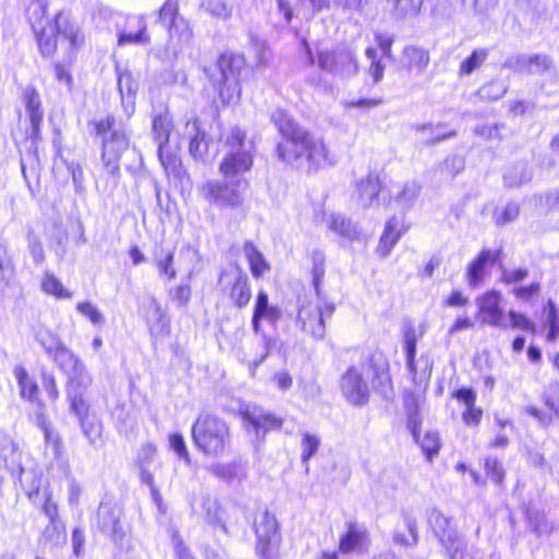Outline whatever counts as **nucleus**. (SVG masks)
<instances>
[{
	"mask_svg": "<svg viewBox=\"0 0 559 559\" xmlns=\"http://www.w3.org/2000/svg\"><path fill=\"white\" fill-rule=\"evenodd\" d=\"M171 130V121L168 114L160 112L156 115L153 119L152 132L156 143L159 145H165L168 143L169 134Z\"/></svg>",
	"mask_w": 559,
	"mask_h": 559,
	"instance_id": "38",
	"label": "nucleus"
},
{
	"mask_svg": "<svg viewBox=\"0 0 559 559\" xmlns=\"http://www.w3.org/2000/svg\"><path fill=\"white\" fill-rule=\"evenodd\" d=\"M97 135L102 136L104 167L110 175L119 173V159L129 147V139L123 130L116 128V120L108 116L95 122Z\"/></svg>",
	"mask_w": 559,
	"mask_h": 559,
	"instance_id": "7",
	"label": "nucleus"
},
{
	"mask_svg": "<svg viewBox=\"0 0 559 559\" xmlns=\"http://www.w3.org/2000/svg\"><path fill=\"white\" fill-rule=\"evenodd\" d=\"M224 156L218 169L224 178H245L253 166L254 143L247 139L246 132L239 127L230 128L223 140Z\"/></svg>",
	"mask_w": 559,
	"mask_h": 559,
	"instance_id": "2",
	"label": "nucleus"
},
{
	"mask_svg": "<svg viewBox=\"0 0 559 559\" xmlns=\"http://www.w3.org/2000/svg\"><path fill=\"white\" fill-rule=\"evenodd\" d=\"M365 53L371 61L368 72L372 76L373 82L379 83L383 79L384 66L377 59V50L374 48L368 47Z\"/></svg>",
	"mask_w": 559,
	"mask_h": 559,
	"instance_id": "53",
	"label": "nucleus"
},
{
	"mask_svg": "<svg viewBox=\"0 0 559 559\" xmlns=\"http://www.w3.org/2000/svg\"><path fill=\"white\" fill-rule=\"evenodd\" d=\"M481 416V408L476 407L475 403H473V406L465 407V411L462 414V419L467 426H478Z\"/></svg>",
	"mask_w": 559,
	"mask_h": 559,
	"instance_id": "64",
	"label": "nucleus"
},
{
	"mask_svg": "<svg viewBox=\"0 0 559 559\" xmlns=\"http://www.w3.org/2000/svg\"><path fill=\"white\" fill-rule=\"evenodd\" d=\"M320 439L316 435H311L309 432H305L302 435L301 440V461L304 464H307V462L310 460L311 456L316 454L320 447Z\"/></svg>",
	"mask_w": 559,
	"mask_h": 559,
	"instance_id": "50",
	"label": "nucleus"
},
{
	"mask_svg": "<svg viewBox=\"0 0 559 559\" xmlns=\"http://www.w3.org/2000/svg\"><path fill=\"white\" fill-rule=\"evenodd\" d=\"M518 215L519 206L515 203H508L504 207L495 211L493 218L498 225H504L514 221Z\"/></svg>",
	"mask_w": 559,
	"mask_h": 559,
	"instance_id": "57",
	"label": "nucleus"
},
{
	"mask_svg": "<svg viewBox=\"0 0 559 559\" xmlns=\"http://www.w3.org/2000/svg\"><path fill=\"white\" fill-rule=\"evenodd\" d=\"M245 59L236 53H223L216 62L217 73L211 79L224 103L236 102L240 97V74L245 68Z\"/></svg>",
	"mask_w": 559,
	"mask_h": 559,
	"instance_id": "6",
	"label": "nucleus"
},
{
	"mask_svg": "<svg viewBox=\"0 0 559 559\" xmlns=\"http://www.w3.org/2000/svg\"><path fill=\"white\" fill-rule=\"evenodd\" d=\"M250 182L246 178L209 180L201 187V193L212 205L219 209H239L245 204Z\"/></svg>",
	"mask_w": 559,
	"mask_h": 559,
	"instance_id": "5",
	"label": "nucleus"
},
{
	"mask_svg": "<svg viewBox=\"0 0 559 559\" xmlns=\"http://www.w3.org/2000/svg\"><path fill=\"white\" fill-rule=\"evenodd\" d=\"M212 475L223 481L231 483L235 479L240 480L245 477V471L239 463H216L209 467Z\"/></svg>",
	"mask_w": 559,
	"mask_h": 559,
	"instance_id": "34",
	"label": "nucleus"
},
{
	"mask_svg": "<svg viewBox=\"0 0 559 559\" xmlns=\"http://www.w3.org/2000/svg\"><path fill=\"white\" fill-rule=\"evenodd\" d=\"M144 314L152 334L163 335L167 333L168 320L154 297H150L144 305Z\"/></svg>",
	"mask_w": 559,
	"mask_h": 559,
	"instance_id": "27",
	"label": "nucleus"
},
{
	"mask_svg": "<svg viewBox=\"0 0 559 559\" xmlns=\"http://www.w3.org/2000/svg\"><path fill=\"white\" fill-rule=\"evenodd\" d=\"M312 259V275H313V285L316 290H319V285L324 277L325 274V255L320 250H314L311 254Z\"/></svg>",
	"mask_w": 559,
	"mask_h": 559,
	"instance_id": "51",
	"label": "nucleus"
},
{
	"mask_svg": "<svg viewBox=\"0 0 559 559\" xmlns=\"http://www.w3.org/2000/svg\"><path fill=\"white\" fill-rule=\"evenodd\" d=\"M329 228L342 237L354 240L358 237L357 226L342 214H331L328 218Z\"/></svg>",
	"mask_w": 559,
	"mask_h": 559,
	"instance_id": "35",
	"label": "nucleus"
},
{
	"mask_svg": "<svg viewBox=\"0 0 559 559\" xmlns=\"http://www.w3.org/2000/svg\"><path fill=\"white\" fill-rule=\"evenodd\" d=\"M334 310V304L321 300L316 305H305L299 309L298 322L304 331L321 340L325 334V320L332 317Z\"/></svg>",
	"mask_w": 559,
	"mask_h": 559,
	"instance_id": "13",
	"label": "nucleus"
},
{
	"mask_svg": "<svg viewBox=\"0 0 559 559\" xmlns=\"http://www.w3.org/2000/svg\"><path fill=\"white\" fill-rule=\"evenodd\" d=\"M169 297L178 308H185L191 299V288L188 284H180L170 289Z\"/></svg>",
	"mask_w": 559,
	"mask_h": 559,
	"instance_id": "55",
	"label": "nucleus"
},
{
	"mask_svg": "<svg viewBox=\"0 0 559 559\" xmlns=\"http://www.w3.org/2000/svg\"><path fill=\"white\" fill-rule=\"evenodd\" d=\"M192 439L195 447L205 455L217 457L230 445V428L216 415L200 414L192 426Z\"/></svg>",
	"mask_w": 559,
	"mask_h": 559,
	"instance_id": "4",
	"label": "nucleus"
},
{
	"mask_svg": "<svg viewBox=\"0 0 559 559\" xmlns=\"http://www.w3.org/2000/svg\"><path fill=\"white\" fill-rule=\"evenodd\" d=\"M543 399L546 406L559 416V382L549 383L543 393Z\"/></svg>",
	"mask_w": 559,
	"mask_h": 559,
	"instance_id": "56",
	"label": "nucleus"
},
{
	"mask_svg": "<svg viewBox=\"0 0 559 559\" xmlns=\"http://www.w3.org/2000/svg\"><path fill=\"white\" fill-rule=\"evenodd\" d=\"M504 66L519 73L542 75L554 69V61L546 53L515 55Z\"/></svg>",
	"mask_w": 559,
	"mask_h": 559,
	"instance_id": "15",
	"label": "nucleus"
},
{
	"mask_svg": "<svg viewBox=\"0 0 559 559\" xmlns=\"http://www.w3.org/2000/svg\"><path fill=\"white\" fill-rule=\"evenodd\" d=\"M254 531L257 535V552L260 559H273L278 543V524L267 510L255 516Z\"/></svg>",
	"mask_w": 559,
	"mask_h": 559,
	"instance_id": "11",
	"label": "nucleus"
},
{
	"mask_svg": "<svg viewBox=\"0 0 559 559\" xmlns=\"http://www.w3.org/2000/svg\"><path fill=\"white\" fill-rule=\"evenodd\" d=\"M227 282L229 287V299L238 308L246 307L251 299V287L248 275L239 267L221 273L219 283Z\"/></svg>",
	"mask_w": 559,
	"mask_h": 559,
	"instance_id": "14",
	"label": "nucleus"
},
{
	"mask_svg": "<svg viewBox=\"0 0 559 559\" xmlns=\"http://www.w3.org/2000/svg\"><path fill=\"white\" fill-rule=\"evenodd\" d=\"M14 376L17 380L21 395L31 401L35 400L37 396L38 386L37 383L29 378L27 371L23 367L16 366L14 368Z\"/></svg>",
	"mask_w": 559,
	"mask_h": 559,
	"instance_id": "40",
	"label": "nucleus"
},
{
	"mask_svg": "<svg viewBox=\"0 0 559 559\" xmlns=\"http://www.w3.org/2000/svg\"><path fill=\"white\" fill-rule=\"evenodd\" d=\"M170 448L178 454L179 457L183 459L186 462L190 461L189 452L187 450L183 437L178 433H174L169 437Z\"/></svg>",
	"mask_w": 559,
	"mask_h": 559,
	"instance_id": "62",
	"label": "nucleus"
},
{
	"mask_svg": "<svg viewBox=\"0 0 559 559\" xmlns=\"http://www.w3.org/2000/svg\"><path fill=\"white\" fill-rule=\"evenodd\" d=\"M147 24L144 15L126 17L124 25L118 28V45H147L151 37L146 32Z\"/></svg>",
	"mask_w": 559,
	"mask_h": 559,
	"instance_id": "17",
	"label": "nucleus"
},
{
	"mask_svg": "<svg viewBox=\"0 0 559 559\" xmlns=\"http://www.w3.org/2000/svg\"><path fill=\"white\" fill-rule=\"evenodd\" d=\"M528 277V270L525 267L507 269L501 267V283L508 286H519Z\"/></svg>",
	"mask_w": 559,
	"mask_h": 559,
	"instance_id": "48",
	"label": "nucleus"
},
{
	"mask_svg": "<svg viewBox=\"0 0 559 559\" xmlns=\"http://www.w3.org/2000/svg\"><path fill=\"white\" fill-rule=\"evenodd\" d=\"M500 251L484 249L467 265L465 278L469 288L475 289L483 283L488 274L489 266H492L499 259Z\"/></svg>",
	"mask_w": 559,
	"mask_h": 559,
	"instance_id": "19",
	"label": "nucleus"
},
{
	"mask_svg": "<svg viewBox=\"0 0 559 559\" xmlns=\"http://www.w3.org/2000/svg\"><path fill=\"white\" fill-rule=\"evenodd\" d=\"M92 383L91 376H84L81 379H69L67 388V400L70 411L78 419L90 415V403L85 397V392Z\"/></svg>",
	"mask_w": 559,
	"mask_h": 559,
	"instance_id": "18",
	"label": "nucleus"
},
{
	"mask_svg": "<svg viewBox=\"0 0 559 559\" xmlns=\"http://www.w3.org/2000/svg\"><path fill=\"white\" fill-rule=\"evenodd\" d=\"M501 292L489 289L475 298L476 319L481 325L508 330L506 311L502 307Z\"/></svg>",
	"mask_w": 559,
	"mask_h": 559,
	"instance_id": "9",
	"label": "nucleus"
},
{
	"mask_svg": "<svg viewBox=\"0 0 559 559\" xmlns=\"http://www.w3.org/2000/svg\"><path fill=\"white\" fill-rule=\"evenodd\" d=\"M242 417L246 425L248 427H252L257 438H263L267 431L281 429L283 425V419L281 417L258 407H253L251 411H246L242 414Z\"/></svg>",
	"mask_w": 559,
	"mask_h": 559,
	"instance_id": "21",
	"label": "nucleus"
},
{
	"mask_svg": "<svg viewBox=\"0 0 559 559\" xmlns=\"http://www.w3.org/2000/svg\"><path fill=\"white\" fill-rule=\"evenodd\" d=\"M503 179L507 187L513 188L530 180V173L524 165H515L508 169L503 176Z\"/></svg>",
	"mask_w": 559,
	"mask_h": 559,
	"instance_id": "46",
	"label": "nucleus"
},
{
	"mask_svg": "<svg viewBox=\"0 0 559 559\" xmlns=\"http://www.w3.org/2000/svg\"><path fill=\"white\" fill-rule=\"evenodd\" d=\"M399 222L395 217L391 218L384 228V231L380 238V242L378 246V253L385 258L390 254L392 248L399 241L402 233L397 230Z\"/></svg>",
	"mask_w": 559,
	"mask_h": 559,
	"instance_id": "33",
	"label": "nucleus"
},
{
	"mask_svg": "<svg viewBox=\"0 0 559 559\" xmlns=\"http://www.w3.org/2000/svg\"><path fill=\"white\" fill-rule=\"evenodd\" d=\"M175 250L171 248L160 247L154 253V262L158 269L159 275L167 277L169 281L177 276L174 266Z\"/></svg>",
	"mask_w": 559,
	"mask_h": 559,
	"instance_id": "32",
	"label": "nucleus"
},
{
	"mask_svg": "<svg viewBox=\"0 0 559 559\" xmlns=\"http://www.w3.org/2000/svg\"><path fill=\"white\" fill-rule=\"evenodd\" d=\"M118 88L122 97L124 96V94H127L128 96H132L135 94L136 83L133 81L129 72H124L119 75Z\"/></svg>",
	"mask_w": 559,
	"mask_h": 559,
	"instance_id": "61",
	"label": "nucleus"
},
{
	"mask_svg": "<svg viewBox=\"0 0 559 559\" xmlns=\"http://www.w3.org/2000/svg\"><path fill=\"white\" fill-rule=\"evenodd\" d=\"M369 545L368 531L357 523H348L346 533L340 538L338 550L343 555L364 554Z\"/></svg>",
	"mask_w": 559,
	"mask_h": 559,
	"instance_id": "20",
	"label": "nucleus"
},
{
	"mask_svg": "<svg viewBox=\"0 0 559 559\" xmlns=\"http://www.w3.org/2000/svg\"><path fill=\"white\" fill-rule=\"evenodd\" d=\"M33 31L36 34L41 55L47 57L56 51L57 35L64 38L69 43L68 63H73L76 51L84 45L85 38L80 25L63 12H59L53 22Z\"/></svg>",
	"mask_w": 559,
	"mask_h": 559,
	"instance_id": "3",
	"label": "nucleus"
},
{
	"mask_svg": "<svg viewBox=\"0 0 559 559\" xmlns=\"http://www.w3.org/2000/svg\"><path fill=\"white\" fill-rule=\"evenodd\" d=\"M416 332L414 329H409L406 331L404 336V349L406 353V366L409 374L415 383H421L427 381L430 378L431 370L428 369V361H426V367L423 371L417 370V366L415 362L416 355Z\"/></svg>",
	"mask_w": 559,
	"mask_h": 559,
	"instance_id": "24",
	"label": "nucleus"
},
{
	"mask_svg": "<svg viewBox=\"0 0 559 559\" xmlns=\"http://www.w3.org/2000/svg\"><path fill=\"white\" fill-rule=\"evenodd\" d=\"M540 283L535 281L528 285L514 286L511 294L522 302H531V300L540 293Z\"/></svg>",
	"mask_w": 559,
	"mask_h": 559,
	"instance_id": "49",
	"label": "nucleus"
},
{
	"mask_svg": "<svg viewBox=\"0 0 559 559\" xmlns=\"http://www.w3.org/2000/svg\"><path fill=\"white\" fill-rule=\"evenodd\" d=\"M488 57V50L485 48L476 49L472 52L469 57L462 61L459 75L467 76L472 74L476 69L480 68V66L485 62Z\"/></svg>",
	"mask_w": 559,
	"mask_h": 559,
	"instance_id": "41",
	"label": "nucleus"
},
{
	"mask_svg": "<svg viewBox=\"0 0 559 559\" xmlns=\"http://www.w3.org/2000/svg\"><path fill=\"white\" fill-rule=\"evenodd\" d=\"M369 365L352 366L341 379V391L344 397L352 404L364 405L369 399V385L367 379L370 376Z\"/></svg>",
	"mask_w": 559,
	"mask_h": 559,
	"instance_id": "10",
	"label": "nucleus"
},
{
	"mask_svg": "<svg viewBox=\"0 0 559 559\" xmlns=\"http://www.w3.org/2000/svg\"><path fill=\"white\" fill-rule=\"evenodd\" d=\"M271 120L283 136L276 146V155L285 164L311 171L337 163L336 155L330 151L323 138L299 127L285 111L274 110Z\"/></svg>",
	"mask_w": 559,
	"mask_h": 559,
	"instance_id": "1",
	"label": "nucleus"
},
{
	"mask_svg": "<svg viewBox=\"0 0 559 559\" xmlns=\"http://www.w3.org/2000/svg\"><path fill=\"white\" fill-rule=\"evenodd\" d=\"M180 16L177 14V3L173 0H167L158 12V20L163 24L174 23V20L179 19Z\"/></svg>",
	"mask_w": 559,
	"mask_h": 559,
	"instance_id": "60",
	"label": "nucleus"
},
{
	"mask_svg": "<svg viewBox=\"0 0 559 559\" xmlns=\"http://www.w3.org/2000/svg\"><path fill=\"white\" fill-rule=\"evenodd\" d=\"M243 252L250 265V271L253 277H261L264 272L270 270V265L264 259L263 254L251 241H246L243 246Z\"/></svg>",
	"mask_w": 559,
	"mask_h": 559,
	"instance_id": "31",
	"label": "nucleus"
},
{
	"mask_svg": "<svg viewBox=\"0 0 559 559\" xmlns=\"http://www.w3.org/2000/svg\"><path fill=\"white\" fill-rule=\"evenodd\" d=\"M381 190L379 176L369 174L361 178L356 186V202L364 209L372 206Z\"/></svg>",
	"mask_w": 559,
	"mask_h": 559,
	"instance_id": "25",
	"label": "nucleus"
},
{
	"mask_svg": "<svg viewBox=\"0 0 559 559\" xmlns=\"http://www.w3.org/2000/svg\"><path fill=\"white\" fill-rule=\"evenodd\" d=\"M206 10L215 17L227 20L231 16L233 8L225 0H209Z\"/></svg>",
	"mask_w": 559,
	"mask_h": 559,
	"instance_id": "54",
	"label": "nucleus"
},
{
	"mask_svg": "<svg viewBox=\"0 0 559 559\" xmlns=\"http://www.w3.org/2000/svg\"><path fill=\"white\" fill-rule=\"evenodd\" d=\"M508 329L521 330L524 332L535 333V324L534 322L525 314L515 311L513 309L509 310L506 314Z\"/></svg>",
	"mask_w": 559,
	"mask_h": 559,
	"instance_id": "43",
	"label": "nucleus"
},
{
	"mask_svg": "<svg viewBox=\"0 0 559 559\" xmlns=\"http://www.w3.org/2000/svg\"><path fill=\"white\" fill-rule=\"evenodd\" d=\"M120 516V507L110 499H104L96 512V524L103 533L114 539H118L123 535Z\"/></svg>",
	"mask_w": 559,
	"mask_h": 559,
	"instance_id": "16",
	"label": "nucleus"
},
{
	"mask_svg": "<svg viewBox=\"0 0 559 559\" xmlns=\"http://www.w3.org/2000/svg\"><path fill=\"white\" fill-rule=\"evenodd\" d=\"M158 157L167 171L175 170L178 158L175 154L168 152L167 144L158 146Z\"/></svg>",
	"mask_w": 559,
	"mask_h": 559,
	"instance_id": "63",
	"label": "nucleus"
},
{
	"mask_svg": "<svg viewBox=\"0 0 559 559\" xmlns=\"http://www.w3.org/2000/svg\"><path fill=\"white\" fill-rule=\"evenodd\" d=\"M23 102L32 127V136L37 138L44 118V109L38 92L28 86L23 92Z\"/></svg>",
	"mask_w": 559,
	"mask_h": 559,
	"instance_id": "26",
	"label": "nucleus"
},
{
	"mask_svg": "<svg viewBox=\"0 0 559 559\" xmlns=\"http://www.w3.org/2000/svg\"><path fill=\"white\" fill-rule=\"evenodd\" d=\"M76 310L84 317L91 320L93 324H99L104 321V317L102 312L98 310V308L88 302H79L76 305Z\"/></svg>",
	"mask_w": 559,
	"mask_h": 559,
	"instance_id": "59",
	"label": "nucleus"
},
{
	"mask_svg": "<svg viewBox=\"0 0 559 559\" xmlns=\"http://www.w3.org/2000/svg\"><path fill=\"white\" fill-rule=\"evenodd\" d=\"M321 70L340 79H350L358 74L359 66L355 51L349 47H338L318 53Z\"/></svg>",
	"mask_w": 559,
	"mask_h": 559,
	"instance_id": "8",
	"label": "nucleus"
},
{
	"mask_svg": "<svg viewBox=\"0 0 559 559\" xmlns=\"http://www.w3.org/2000/svg\"><path fill=\"white\" fill-rule=\"evenodd\" d=\"M36 337L48 356H50L52 353H55L59 347L63 345L60 337L57 334H53L49 331L38 332Z\"/></svg>",
	"mask_w": 559,
	"mask_h": 559,
	"instance_id": "52",
	"label": "nucleus"
},
{
	"mask_svg": "<svg viewBox=\"0 0 559 559\" xmlns=\"http://www.w3.org/2000/svg\"><path fill=\"white\" fill-rule=\"evenodd\" d=\"M48 0H31L27 5L26 14L32 28H39L47 23H51L47 19Z\"/></svg>",
	"mask_w": 559,
	"mask_h": 559,
	"instance_id": "37",
	"label": "nucleus"
},
{
	"mask_svg": "<svg viewBox=\"0 0 559 559\" xmlns=\"http://www.w3.org/2000/svg\"><path fill=\"white\" fill-rule=\"evenodd\" d=\"M428 522L439 542L444 546L451 559H460L466 547L464 538L450 525V520L439 510L432 509L428 514Z\"/></svg>",
	"mask_w": 559,
	"mask_h": 559,
	"instance_id": "12",
	"label": "nucleus"
},
{
	"mask_svg": "<svg viewBox=\"0 0 559 559\" xmlns=\"http://www.w3.org/2000/svg\"><path fill=\"white\" fill-rule=\"evenodd\" d=\"M420 186L416 181H407L396 187L392 192V200L402 209L409 210L420 193Z\"/></svg>",
	"mask_w": 559,
	"mask_h": 559,
	"instance_id": "29",
	"label": "nucleus"
},
{
	"mask_svg": "<svg viewBox=\"0 0 559 559\" xmlns=\"http://www.w3.org/2000/svg\"><path fill=\"white\" fill-rule=\"evenodd\" d=\"M41 289L58 299H70L72 293L63 287L62 283L49 272H46L41 280Z\"/></svg>",
	"mask_w": 559,
	"mask_h": 559,
	"instance_id": "39",
	"label": "nucleus"
},
{
	"mask_svg": "<svg viewBox=\"0 0 559 559\" xmlns=\"http://www.w3.org/2000/svg\"><path fill=\"white\" fill-rule=\"evenodd\" d=\"M43 512L49 519V525L46 528V534H49L50 531H53L58 534V539L61 542L66 540V530L62 522L58 519V507L57 503L53 502L49 495L45 496V503L43 506Z\"/></svg>",
	"mask_w": 559,
	"mask_h": 559,
	"instance_id": "36",
	"label": "nucleus"
},
{
	"mask_svg": "<svg viewBox=\"0 0 559 559\" xmlns=\"http://www.w3.org/2000/svg\"><path fill=\"white\" fill-rule=\"evenodd\" d=\"M485 468L490 479L500 485L504 479V469L502 464L495 457H487L485 461Z\"/></svg>",
	"mask_w": 559,
	"mask_h": 559,
	"instance_id": "58",
	"label": "nucleus"
},
{
	"mask_svg": "<svg viewBox=\"0 0 559 559\" xmlns=\"http://www.w3.org/2000/svg\"><path fill=\"white\" fill-rule=\"evenodd\" d=\"M183 133L185 136L190 139V154L197 159L203 158L207 152V142L204 132L200 130L199 121H188Z\"/></svg>",
	"mask_w": 559,
	"mask_h": 559,
	"instance_id": "28",
	"label": "nucleus"
},
{
	"mask_svg": "<svg viewBox=\"0 0 559 559\" xmlns=\"http://www.w3.org/2000/svg\"><path fill=\"white\" fill-rule=\"evenodd\" d=\"M79 421L84 436L92 444H96L102 437V423L91 414L80 418Z\"/></svg>",
	"mask_w": 559,
	"mask_h": 559,
	"instance_id": "42",
	"label": "nucleus"
},
{
	"mask_svg": "<svg viewBox=\"0 0 559 559\" xmlns=\"http://www.w3.org/2000/svg\"><path fill=\"white\" fill-rule=\"evenodd\" d=\"M416 441L429 461L439 453L441 442L437 431L429 430L423 438L418 436V440Z\"/></svg>",
	"mask_w": 559,
	"mask_h": 559,
	"instance_id": "44",
	"label": "nucleus"
},
{
	"mask_svg": "<svg viewBox=\"0 0 559 559\" xmlns=\"http://www.w3.org/2000/svg\"><path fill=\"white\" fill-rule=\"evenodd\" d=\"M169 36L171 39L177 37L179 45H185L192 39V29L188 22L180 16L174 20V23L169 25Z\"/></svg>",
	"mask_w": 559,
	"mask_h": 559,
	"instance_id": "45",
	"label": "nucleus"
},
{
	"mask_svg": "<svg viewBox=\"0 0 559 559\" xmlns=\"http://www.w3.org/2000/svg\"><path fill=\"white\" fill-rule=\"evenodd\" d=\"M37 423L44 431L47 444L52 448L55 455L57 457L60 456L62 444L59 435L52 431V429L50 428V424L47 421L44 415L38 416Z\"/></svg>",
	"mask_w": 559,
	"mask_h": 559,
	"instance_id": "47",
	"label": "nucleus"
},
{
	"mask_svg": "<svg viewBox=\"0 0 559 559\" xmlns=\"http://www.w3.org/2000/svg\"><path fill=\"white\" fill-rule=\"evenodd\" d=\"M49 357L69 376V379H81L84 376H90L81 359L64 344Z\"/></svg>",
	"mask_w": 559,
	"mask_h": 559,
	"instance_id": "22",
	"label": "nucleus"
},
{
	"mask_svg": "<svg viewBox=\"0 0 559 559\" xmlns=\"http://www.w3.org/2000/svg\"><path fill=\"white\" fill-rule=\"evenodd\" d=\"M402 61L408 70H416L420 73L427 68L430 57L427 50L408 46L403 50Z\"/></svg>",
	"mask_w": 559,
	"mask_h": 559,
	"instance_id": "30",
	"label": "nucleus"
},
{
	"mask_svg": "<svg viewBox=\"0 0 559 559\" xmlns=\"http://www.w3.org/2000/svg\"><path fill=\"white\" fill-rule=\"evenodd\" d=\"M282 313L281 310L273 305L269 304V296L266 292L260 290L255 298L253 314H252V329L254 333L260 332V322L265 320L272 324L276 323Z\"/></svg>",
	"mask_w": 559,
	"mask_h": 559,
	"instance_id": "23",
	"label": "nucleus"
}]
</instances>
